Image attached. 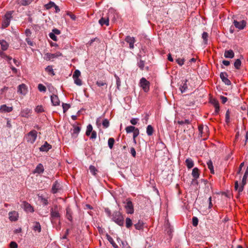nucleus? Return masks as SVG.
<instances>
[{"instance_id":"f257e3e1","label":"nucleus","mask_w":248,"mask_h":248,"mask_svg":"<svg viewBox=\"0 0 248 248\" xmlns=\"http://www.w3.org/2000/svg\"><path fill=\"white\" fill-rule=\"evenodd\" d=\"M112 220L120 226L124 224V218L121 213L119 211H115L112 214Z\"/></svg>"},{"instance_id":"f03ea898","label":"nucleus","mask_w":248,"mask_h":248,"mask_svg":"<svg viewBox=\"0 0 248 248\" xmlns=\"http://www.w3.org/2000/svg\"><path fill=\"white\" fill-rule=\"evenodd\" d=\"M37 132L35 130L31 131L27 135V141L31 143L34 142L37 138Z\"/></svg>"},{"instance_id":"7ed1b4c3","label":"nucleus","mask_w":248,"mask_h":248,"mask_svg":"<svg viewBox=\"0 0 248 248\" xmlns=\"http://www.w3.org/2000/svg\"><path fill=\"white\" fill-rule=\"evenodd\" d=\"M60 217V214L59 213L58 206L55 205L54 207L50 210V219L52 222L53 220L59 218Z\"/></svg>"},{"instance_id":"20e7f679","label":"nucleus","mask_w":248,"mask_h":248,"mask_svg":"<svg viewBox=\"0 0 248 248\" xmlns=\"http://www.w3.org/2000/svg\"><path fill=\"white\" fill-rule=\"evenodd\" d=\"M140 86L145 92L149 91L150 89V82L145 78H142L140 82Z\"/></svg>"},{"instance_id":"39448f33","label":"nucleus","mask_w":248,"mask_h":248,"mask_svg":"<svg viewBox=\"0 0 248 248\" xmlns=\"http://www.w3.org/2000/svg\"><path fill=\"white\" fill-rule=\"evenodd\" d=\"M12 18L11 12H7L4 16L3 20L2 22L3 28H7L10 24L11 18Z\"/></svg>"},{"instance_id":"423d86ee","label":"nucleus","mask_w":248,"mask_h":248,"mask_svg":"<svg viewBox=\"0 0 248 248\" xmlns=\"http://www.w3.org/2000/svg\"><path fill=\"white\" fill-rule=\"evenodd\" d=\"M127 202L124 205L126 212L127 214H133L134 213V207L132 202L129 200H126Z\"/></svg>"},{"instance_id":"0eeeda50","label":"nucleus","mask_w":248,"mask_h":248,"mask_svg":"<svg viewBox=\"0 0 248 248\" xmlns=\"http://www.w3.org/2000/svg\"><path fill=\"white\" fill-rule=\"evenodd\" d=\"M234 26L239 30H243L246 26L247 22L246 20H242L240 21H238L236 20L233 21Z\"/></svg>"},{"instance_id":"6e6552de","label":"nucleus","mask_w":248,"mask_h":248,"mask_svg":"<svg viewBox=\"0 0 248 248\" xmlns=\"http://www.w3.org/2000/svg\"><path fill=\"white\" fill-rule=\"evenodd\" d=\"M248 176V166L245 172V174L243 176L242 181L241 183V185L238 189V193L240 194L241 192L243 191L244 189V186L246 184V180L247 179V177Z\"/></svg>"},{"instance_id":"1a4fd4ad","label":"nucleus","mask_w":248,"mask_h":248,"mask_svg":"<svg viewBox=\"0 0 248 248\" xmlns=\"http://www.w3.org/2000/svg\"><path fill=\"white\" fill-rule=\"evenodd\" d=\"M220 78L222 81L227 85L231 84V81L228 78V74L226 72H221L220 74Z\"/></svg>"},{"instance_id":"9d476101","label":"nucleus","mask_w":248,"mask_h":248,"mask_svg":"<svg viewBox=\"0 0 248 248\" xmlns=\"http://www.w3.org/2000/svg\"><path fill=\"white\" fill-rule=\"evenodd\" d=\"M61 190H62L61 184L58 181H55L52 187V192L55 194L59 192Z\"/></svg>"},{"instance_id":"9b49d317","label":"nucleus","mask_w":248,"mask_h":248,"mask_svg":"<svg viewBox=\"0 0 248 248\" xmlns=\"http://www.w3.org/2000/svg\"><path fill=\"white\" fill-rule=\"evenodd\" d=\"M125 41L129 45V48L131 49H133L134 47V44L135 43L136 41L135 38L133 37H131L129 35L127 36L125 38Z\"/></svg>"},{"instance_id":"f8f14e48","label":"nucleus","mask_w":248,"mask_h":248,"mask_svg":"<svg viewBox=\"0 0 248 248\" xmlns=\"http://www.w3.org/2000/svg\"><path fill=\"white\" fill-rule=\"evenodd\" d=\"M17 92L21 94L25 95L27 93V88L25 84H22L18 86Z\"/></svg>"},{"instance_id":"ddd939ff","label":"nucleus","mask_w":248,"mask_h":248,"mask_svg":"<svg viewBox=\"0 0 248 248\" xmlns=\"http://www.w3.org/2000/svg\"><path fill=\"white\" fill-rule=\"evenodd\" d=\"M21 205L26 212H33L34 211L31 205L26 202H23Z\"/></svg>"},{"instance_id":"4468645a","label":"nucleus","mask_w":248,"mask_h":248,"mask_svg":"<svg viewBox=\"0 0 248 248\" xmlns=\"http://www.w3.org/2000/svg\"><path fill=\"white\" fill-rule=\"evenodd\" d=\"M73 130L72 133V136L73 138L78 137V134L79 133L81 128L79 126H76L75 124L73 125Z\"/></svg>"},{"instance_id":"2eb2a0df","label":"nucleus","mask_w":248,"mask_h":248,"mask_svg":"<svg viewBox=\"0 0 248 248\" xmlns=\"http://www.w3.org/2000/svg\"><path fill=\"white\" fill-rule=\"evenodd\" d=\"M187 80L184 79L181 81V83L180 85V90L182 93L186 92L188 88L187 84Z\"/></svg>"},{"instance_id":"dca6fc26","label":"nucleus","mask_w":248,"mask_h":248,"mask_svg":"<svg viewBox=\"0 0 248 248\" xmlns=\"http://www.w3.org/2000/svg\"><path fill=\"white\" fill-rule=\"evenodd\" d=\"M52 146L46 141L40 147V151L42 152H47L51 148Z\"/></svg>"},{"instance_id":"f3484780","label":"nucleus","mask_w":248,"mask_h":248,"mask_svg":"<svg viewBox=\"0 0 248 248\" xmlns=\"http://www.w3.org/2000/svg\"><path fill=\"white\" fill-rule=\"evenodd\" d=\"M9 219L11 221H16L18 219V213L16 211L10 212L9 213Z\"/></svg>"},{"instance_id":"a211bd4d","label":"nucleus","mask_w":248,"mask_h":248,"mask_svg":"<svg viewBox=\"0 0 248 248\" xmlns=\"http://www.w3.org/2000/svg\"><path fill=\"white\" fill-rule=\"evenodd\" d=\"M99 23L101 25V26H103L104 25H106L108 26L109 25V18L108 17H102L99 20Z\"/></svg>"},{"instance_id":"6ab92c4d","label":"nucleus","mask_w":248,"mask_h":248,"mask_svg":"<svg viewBox=\"0 0 248 248\" xmlns=\"http://www.w3.org/2000/svg\"><path fill=\"white\" fill-rule=\"evenodd\" d=\"M51 100L54 106H57L60 104V101L57 95L53 94L51 96Z\"/></svg>"},{"instance_id":"aec40b11","label":"nucleus","mask_w":248,"mask_h":248,"mask_svg":"<svg viewBox=\"0 0 248 248\" xmlns=\"http://www.w3.org/2000/svg\"><path fill=\"white\" fill-rule=\"evenodd\" d=\"M13 110L12 107H7L6 105H3L0 107V112H10Z\"/></svg>"},{"instance_id":"412c9836","label":"nucleus","mask_w":248,"mask_h":248,"mask_svg":"<svg viewBox=\"0 0 248 248\" xmlns=\"http://www.w3.org/2000/svg\"><path fill=\"white\" fill-rule=\"evenodd\" d=\"M234 56V54L233 51L231 50H225L224 52V57L226 58L232 59L233 58Z\"/></svg>"},{"instance_id":"4be33fe9","label":"nucleus","mask_w":248,"mask_h":248,"mask_svg":"<svg viewBox=\"0 0 248 248\" xmlns=\"http://www.w3.org/2000/svg\"><path fill=\"white\" fill-rule=\"evenodd\" d=\"M47 58L49 60H50L51 59H54L55 58H58L60 56H62V54L60 52H57L54 54H51V53H47Z\"/></svg>"},{"instance_id":"5701e85b","label":"nucleus","mask_w":248,"mask_h":248,"mask_svg":"<svg viewBox=\"0 0 248 248\" xmlns=\"http://www.w3.org/2000/svg\"><path fill=\"white\" fill-rule=\"evenodd\" d=\"M44 171V168L43 165L42 164L40 163L36 167L34 171V173H37L40 174L41 173H43Z\"/></svg>"},{"instance_id":"b1692460","label":"nucleus","mask_w":248,"mask_h":248,"mask_svg":"<svg viewBox=\"0 0 248 248\" xmlns=\"http://www.w3.org/2000/svg\"><path fill=\"white\" fill-rule=\"evenodd\" d=\"M31 113V110L29 108H25L21 112V116L23 117L28 118Z\"/></svg>"},{"instance_id":"393cba45","label":"nucleus","mask_w":248,"mask_h":248,"mask_svg":"<svg viewBox=\"0 0 248 248\" xmlns=\"http://www.w3.org/2000/svg\"><path fill=\"white\" fill-rule=\"evenodd\" d=\"M0 44L2 50L5 51L8 49L9 45L5 40H0Z\"/></svg>"},{"instance_id":"a878e982","label":"nucleus","mask_w":248,"mask_h":248,"mask_svg":"<svg viewBox=\"0 0 248 248\" xmlns=\"http://www.w3.org/2000/svg\"><path fill=\"white\" fill-rule=\"evenodd\" d=\"M66 218L70 221L72 220V211L71 209L69 207H67L66 208Z\"/></svg>"},{"instance_id":"bb28decb","label":"nucleus","mask_w":248,"mask_h":248,"mask_svg":"<svg viewBox=\"0 0 248 248\" xmlns=\"http://www.w3.org/2000/svg\"><path fill=\"white\" fill-rule=\"evenodd\" d=\"M192 175L195 179L199 178L200 175L199 170L197 168H194L192 170Z\"/></svg>"},{"instance_id":"cd10ccee","label":"nucleus","mask_w":248,"mask_h":248,"mask_svg":"<svg viewBox=\"0 0 248 248\" xmlns=\"http://www.w3.org/2000/svg\"><path fill=\"white\" fill-rule=\"evenodd\" d=\"M154 128L151 125H148L146 128V133L148 136H151L154 133Z\"/></svg>"},{"instance_id":"c85d7f7f","label":"nucleus","mask_w":248,"mask_h":248,"mask_svg":"<svg viewBox=\"0 0 248 248\" xmlns=\"http://www.w3.org/2000/svg\"><path fill=\"white\" fill-rule=\"evenodd\" d=\"M33 230L34 231H37L40 232L41 231V225L38 222H35L33 226Z\"/></svg>"},{"instance_id":"c756f323","label":"nucleus","mask_w":248,"mask_h":248,"mask_svg":"<svg viewBox=\"0 0 248 248\" xmlns=\"http://www.w3.org/2000/svg\"><path fill=\"white\" fill-rule=\"evenodd\" d=\"M186 164L188 169H191L194 166V162L190 158H187L186 159Z\"/></svg>"},{"instance_id":"7c9ffc66","label":"nucleus","mask_w":248,"mask_h":248,"mask_svg":"<svg viewBox=\"0 0 248 248\" xmlns=\"http://www.w3.org/2000/svg\"><path fill=\"white\" fill-rule=\"evenodd\" d=\"M207 165L208 166V169L210 170L211 171V173L212 174H214L215 172L212 161L211 160H208L207 162Z\"/></svg>"},{"instance_id":"2f4dec72","label":"nucleus","mask_w":248,"mask_h":248,"mask_svg":"<svg viewBox=\"0 0 248 248\" xmlns=\"http://www.w3.org/2000/svg\"><path fill=\"white\" fill-rule=\"evenodd\" d=\"M107 239L110 243L112 245L114 248H118V246L114 241L113 238L108 235H107Z\"/></svg>"},{"instance_id":"473e14b6","label":"nucleus","mask_w":248,"mask_h":248,"mask_svg":"<svg viewBox=\"0 0 248 248\" xmlns=\"http://www.w3.org/2000/svg\"><path fill=\"white\" fill-rule=\"evenodd\" d=\"M45 71L47 72L49 74H51L52 76L55 75V73L53 71L52 66L51 65H48L45 68Z\"/></svg>"},{"instance_id":"72a5a7b5","label":"nucleus","mask_w":248,"mask_h":248,"mask_svg":"<svg viewBox=\"0 0 248 248\" xmlns=\"http://www.w3.org/2000/svg\"><path fill=\"white\" fill-rule=\"evenodd\" d=\"M93 131V126L91 124L88 125L87 127V129L86 131V135L87 136L90 135L91 133Z\"/></svg>"},{"instance_id":"f704fd0d","label":"nucleus","mask_w":248,"mask_h":248,"mask_svg":"<svg viewBox=\"0 0 248 248\" xmlns=\"http://www.w3.org/2000/svg\"><path fill=\"white\" fill-rule=\"evenodd\" d=\"M143 222L139 220L138 222L134 225L135 228L137 230H141L143 228Z\"/></svg>"},{"instance_id":"c9c22d12","label":"nucleus","mask_w":248,"mask_h":248,"mask_svg":"<svg viewBox=\"0 0 248 248\" xmlns=\"http://www.w3.org/2000/svg\"><path fill=\"white\" fill-rule=\"evenodd\" d=\"M115 142V140L112 138H110L108 140V146L109 148L111 149L114 145Z\"/></svg>"},{"instance_id":"e433bc0d","label":"nucleus","mask_w":248,"mask_h":248,"mask_svg":"<svg viewBox=\"0 0 248 248\" xmlns=\"http://www.w3.org/2000/svg\"><path fill=\"white\" fill-rule=\"evenodd\" d=\"M241 65V62L240 59H237L235 60L234 63V67L236 69H239Z\"/></svg>"},{"instance_id":"4c0bfd02","label":"nucleus","mask_w":248,"mask_h":248,"mask_svg":"<svg viewBox=\"0 0 248 248\" xmlns=\"http://www.w3.org/2000/svg\"><path fill=\"white\" fill-rule=\"evenodd\" d=\"M136 127L134 126H128L125 128V131L127 133H130L131 132H133L134 130H135Z\"/></svg>"},{"instance_id":"58836bf2","label":"nucleus","mask_w":248,"mask_h":248,"mask_svg":"<svg viewBox=\"0 0 248 248\" xmlns=\"http://www.w3.org/2000/svg\"><path fill=\"white\" fill-rule=\"evenodd\" d=\"M208 37V34L206 32H203L202 34V38L203 40L204 44L205 45L207 44V38Z\"/></svg>"},{"instance_id":"ea45409f","label":"nucleus","mask_w":248,"mask_h":248,"mask_svg":"<svg viewBox=\"0 0 248 248\" xmlns=\"http://www.w3.org/2000/svg\"><path fill=\"white\" fill-rule=\"evenodd\" d=\"M89 170L91 173L94 176L96 175V172L98 171V170L95 168V167L93 165H91L90 166Z\"/></svg>"},{"instance_id":"a19ab883","label":"nucleus","mask_w":248,"mask_h":248,"mask_svg":"<svg viewBox=\"0 0 248 248\" xmlns=\"http://www.w3.org/2000/svg\"><path fill=\"white\" fill-rule=\"evenodd\" d=\"M125 226L127 228H129L132 225V222L130 218L127 217L125 220Z\"/></svg>"},{"instance_id":"79ce46f5","label":"nucleus","mask_w":248,"mask_h":248,"mask_svg":"<svg viewBox=\"0 0 248 248\" xmlns=\"http://www.w3.org/2000/svg\"><path fill=\"white\" fill-rule=\"evenodd\" d=\"M144 64L145 62L142 60H140V61L138 62V65L141 70H143Z\"/></svg>"},{"instance_id":"37998d69","label":"nucleus","mask_w":248,"mask_h":248,"mask_svg":"<svg viewBox=\"0 0 248 248\" xmlns=\"http://www.w3.org/2000/svg\"><path fill=\"white\" fill-rule=\"evenodd\" d=\"M38 89L39 91L41 92H45L46 90V87L42 84H39L38 85Z\"/></svg>"},{"instance_id":"c03bdc74","label":"nucleus","mask_w":248,"mask_h":248,"mask_svg":"<svg viewBox=\"0 0 248 248\" xmlns=\"http://www.w3.org/2000/svg\"><path fill=\"white\" fill-rule=\"evenodd\" d=\"M96 85L99 87L104 86L105 85L107 87V83L105 80H98L96 82Z\"/></svg>"},{"instance_id":"a18cd8bd","label":"nucleus","mask_w":248,"mask_h":248,"mask_svg":"<svg viewBox=\"0 0 248 248\" xmlns=\"http://www.w3.org/2000/svg\"><path fill=\"white\" fill-rule=\"evenodd\" d=\"M114 77H115V78L116 79L117 88L118 90H120V86H121V80H120V79L118 77V76H117L116 75H115Z\"/></svg>"},{"instance_id":"49530a36","label":"nucleus","mask_w":248,"mask_h":248,"mask_svg":"<svg viewBox=\"0 0 248 248\" xmlns=\"http://www.w3.org/2000/svg\"><path fill=\"white\" fill-rule=\"evenodd\" d=\"M80 76V71L78 70H76L73 75V79L76 78H79Z\"/></svg>"},{"instance_id":"de8ad7c7","label":"nucleus","mask_w":248,"mask_h":248,"mask_svg":"<svg viewBox=\"0 0 248 248\" xmlns=\"http://www.w3.org/2000/svg\"><path fill=\"white\" fill-rule=\"evenodd\" d=\"M230 112L229 110L228 109L225 114V122L227 124H229L230 123Z\"/></svg>"},{"instance_id":"09e8293b","label":"nucleus","mask_w":248,"mask_h":248,"mask_svg":"<svg viewBox=\"0 0 248 248\" xmlns=\"http://www.w3.org/2000/svg\"><path fill=\"white\" fill-rule=\"evenodd\" d=\"M54 6H55V4L53 2L50 1L48 3L45 5V7L46 9H49Z\"/></svg>"},{"instance_id":"8fccbe9b","label":"nucleus","mask_w":248,"mask_h":248,"mask_svg":"<svg viewBox=\"0 0 248 248\" xmlns=\"http://www.w3.org/2000/svg\"><path fill=\"white\" fill-rule=\"evenodd\" d=\"M102 125L104 128H108L109 125L108 120L107 119L104 120L102 123Z\"/></svg>"},{"instance_id":"3c124183","label":"nucleus","mask_w":248,"mask_h":248,"mask_svg":"<svg viewBox=\"0 0 248 248\" xmlns=\"http://www.w3.org/2000/svg\"><path fill=\"white\" fill-rule=\"evenodd\" d=\"M199 220L198 218L196 217H194L192 218V224L194 227H196L198 224Z\"/></svg>"},{"instance_id":"603ef678","label":"nucleus","mask_w":248,"mask_h":248,"mask_svg":"<svg viewBox=\"0 0 248 248\" xmlns=\"http://www.w3.org/2000/svg\"><path fill=\"white\" fill-rule=\"evenodd\" d=\"M140 134L139 129L136 128L135 130L133 131V139H136Z\"/></svg>"},{"instance_id":"864d4df0","label":"nucleus","mask_w":248,"mask_h":248,"mask_svg":"<svg viewBox=\"0 0 248 248\" xmlns=\"http://www.w3.org/2000/svg\"><path fill=\"white\" fill-rule=\"evenodd\" d=\"M62 106L63 110V112H65L70 107L69 104L65 103H63Z\"/></svg>"},{"instance_id":"5fc2aeb1","label":"nucleus","mask_w":248,"mask_h":248,"mask_svg":"<svg viewBox=\"0 0 248 248\" xmlns=\"http://www.w3.org/2000/svg\"><path fill=\"white\" fill-rule=\"evenodd\" d=\"M74 82L78 86H81L82 85V81L79 78H74Z\"/></svg>"},{"instance_id":"6e6d98bb","label":"nucleus","mask_w":248,"mask_h":248,"mask_svg":"<svg viewBox=\"0 0 248 248\" xmlns=\"http://www.w3.org/2000/svg\"><path fill=\"white\" fill-rule=\"evenodd\" d=\"M215 114H217L219 110V106L218 102H215Z\"/></svg>"},{"instance_id":"4d7b16f0","label":"nucleus","mask_w":248,"mask_h":248,"mask_svg":"<svg viewBox=\"0 0 248 248\" xmlns=\"http://www.w3.org/2000/svg\"><path fill=\"white\" fill-rule=\"evenodd\" d=\"M49 36L53 41H57V37L54 33H52V32L49 33Z\"/></svg>"},{"instance_id":"13d9d810","label":"nucleus","mask_w":248,"mask_h":248,"mask_svg":"<svg viewBox=\"0 0 248 248\" xmlns=\"http://www.w3.org/2000/svg\"><path fill=\"white\" fill-rule=\"evenodd\" d=\"M176 62L179 65L182 66L184 64V59L178 58L176 60Z\"/></svg>"},{"instance_id":"bf43d9fd","label":"nucleus","mask_w":248,"mask_h":248,"mask_svg":"<svg viewBox=\"0 0 248 248\" xmlns=\"http://www.w3.org/2000/svg\"><path fill=\"white\" fill-rule=\"evenodd\" d=\"M138 121H139L138 118H132V119L130 120V122L132 124L136 125V124H137Z\"/></svg>"},{"instance_id":"052dcab7","label":"nucleus","mask_w":248,"mask_h":248,"mask_svg":"<svg viewBox=\"0 0 248 248\" xmlns=\"http://www.w3.org/2000/svg\"><path fill=\"white\" fill-rule=\"evenodd\" d=\"M35 111L37 112H41L44 111L43 107L42 106H38L35 108Z\"/></svg>"},{"instance_id":"680f3d73","label":"nucleus","mask_w":248,"mask_h":248,"mask_svg":"<svg viewBox=\"0 0 248 248\" xmlns=\"http://www.w3.org/2000/svg\"><path fill=\"white\" fill-rule=\"evenodd\" d=\"M178 123L179 124H190V121L188 120H185L184 121H178Z\"/></svg>"},{"instance_id":"e2e57ef3","label":"nucleus","mask_w":248,"mask_h":248,"mask_svg":"<svg viewBox=\"0 0 248 248\" xmlns=\"http://www.w3.org/2000/svg\"><path fill=\"white\" fill-rule=\"evenodd\" d=\"M96 137H97L96 132L95 131H93L92 132V134H91V136L90 137V139H92V140L95 139L96 138Z\"/></svg>"},{"instance_id":"0e129e2a","label":"nucleus","mask_w":248,"mask_h":248,"mask_svg":"<svg viewBox=\"0 0 248 248\" xmlns=\"http://www.w3.org/2000/svg\"><path fill=\"white\" fill-rule=\"evenodd\" d=\"M11 248H17V244L15 242L12 241L10 244Z\"/></svg>"},{"instance_id":"69168bd1","label":"nucleus","mask_w":248,"mask_h":248,"mask_svg":"<svg viewBox=\"0 0 248 248\" xmlns=\"http://www.w3.org/2000/svg\"><path fill=\"white\" fill-rule=\"evenodd\" d=\"M41 201L42 202V203L45 205H46L48 204V201H47V200L46 199V198H43V197H41Z\"/></svg>"},{"instance_id":"338daca9","label":"nucleus","mask_w":248,"mask_h":248,"mask_svg":"<svg viewBox=\"0 0 248 248\" xmlns=\"http://www.w3.org/2000/svg\"><path fill=\"white\" fill-rule=\"evenodd\" d=\"M25 34L27 37H29L31 36V30L30 29H27L25 31Z\"/></svg>"},{"instance_id":"774afa93","label":"nucleus","mask_w":248,"mask_h":248,"mask_svg":"<svg viewBox=\"0 0 248 248\" xmlns=\"http://www.w3.org/2000/svg\"><path fill=\"white\" fill-rule=\"evenodd\" d=\"M122 248H131L126 242H122Z\"/></svg>"}]
</instances>
